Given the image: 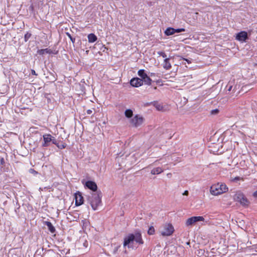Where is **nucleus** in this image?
<instances>
[{
  "label": "nucleus",
  "instance_id": "18",
  "mask_svg": "<svg viewBox=\"0 0 257 257\" xmlns=\"http://www.w3.org/2000/svg\"><path fill=\"white\" fill-rule=\"evenodd\" d=\"M164 33L166 36H169L175 34L174 28L172 27H169L165 31Z\"/></svg>",
  "mask_w": 257,
  "mask_h": 257
},
{
  "label": "nucleus",
  "instance_id": "35",
  "mask_svg": "<svg viewBox=\"0 0 257 257\" xmlns=\"http://www.w3.org/2000/svg\"><path fill=\"white\" fill-rule=\"evenodd\" d=\"M83 245L84 247H87L88 245V242L87 240H84L83 242Z\"/></svg>",
  "mask_w": 257,
  "mask_h": 257
},
{
  "label": "nucleus",
  "instance_id": "8",
  "mask_svg": "<svg viewBox=\"0 0 257 257\" xmlns=\"http://www.w3.org/2000/svg\"><path fill=\"white\" fill-rule=\"evenodd\" d=\"M204 218L203 216H193L189 218L186 221L187 226H192L196 222L204 221Z\"/></svg>",
  "mask_w": 257,
  "mask_h": 257
},
{
  "label": "nucleus",
  "instance_id": "48",
  "mask_svg": "<svg viewBox=\"0 0 257 257\" xmlns=\"http://www.w3.org/2000/svg\"><path fill=\"white\" fill-rule=\"evenodd\" d=\"M159 82H160L159 81H157V83H159Z\"/></svg>",
  "mask_w": 257,
  "mask_h": 257
},
{
  "label": "nucleus",
  "instance_id": "6",
  "mask_svg": "<svg viewBox=\"0 0 257 257\" xmlns=\"http://www.w3.org/2000/svg\"><path fill=\"white\" fill-rule=\"evenodd\" d=\"M174 232V228L172 224L166 223L163 226V229L160 231L161 235L168 236L171 235Z\"/></svg>",
  "mask_w": 257,
  "mask_h": 257
},
{
  "label": "nucleus",
  "instance_id": "5",
  "mask_svg": "<svg viewBox=\"0 0 257 257\" xmlns=\"http://www.w3.org/2000/svg\"><path fill=\"white\" fill-rule=\"evenodd\" d=\"M138 75L140 77L142 80V83H144L146 85H150L152 82H153L150 76H149L144 69H140L138 72Z\"/></svg>",
  "mask_w": 257,
  "mask_h": 257
},
{
  "label": "nucleus",
  "instance_id": "12",
  "mask_svg": "<svg viewBox=\"0 0 257 257\" xmlns=\"http://www.w3.org/2000/svg\"><path fill=\"white\" fill-rule=\"evenodd\" d=\"M44 143H42V146L43 147H47L50 146L52 141V136L50 134H45L43 136Z\"/></svg>",
  "mask_w": 257,
  "mask_h": 257
},
{
  "label": "nucleus",
  "instance_id": "2",
  "mask_svg": "<svg viewBox=\"0 0 257 257\" xmlns=\"http://www.w3.org/2000/svg\"><path fill=\"white\" fill-rule=\"evenodd\" d=\"M101 197L102 195L100 191L92 193L87 196V200L90 204L93 210H96L99 206L101 205Z\"/></svg>",
  "mask_w": 257,
  "mask_h": 257
},
{
  "label": "nucleus",
  "instance_id": "37",
  "mask_svg": "<svg viewBox=\"0 0 257 257\" xmlns=\"http://www.w3.org/2000/svg\"><path fill=\"white\" fill-rule=\"evenodd\" d=\"M5 163V159L3 158H1L0 159V164L2 165H4Z\"/></svg>",
  "mask_w": 257,
  "mask_h": 257
},
{
  "label": "nucleus",
  "instance_id": "14",
  "mask_svg": "<svg viewBox=\"0 0 257 257\" xmlns=\"http://www.w3.org/2000/svg\"><path fill=\"white\" fill-rule=\"evenodd\" d=\"M44 224L48 227V229L51 233H54L56 232L55 228L51 222L45 221Z\"/></svg>",
  "mask_w": 257,
  "mask_h": 257
},
{
  "label": "nucleus",
  "instance_id": "16",
  "mask_svg": "<svg viewBox=\"0 0 257 257\" xmlns=\"http://www.w3.org/2000/svg\"><path fill=\"white\" fill-rule=\"evenodd\" d=\"M170 58H166L164 60L163 67L166 70H169L171 68L172 66L170 63Z\"/></svg>",
  "mask_w": 257,
  "mask_h": 257
},
{
  "label": "nucleus",
  "instance_id": "9",
  "mask_svg": "<svg viewBox=\"0 0 257 257\" xmlns=\"http://www.w3.org/2000/svg\"><path fill=\"white\" fill-rule=\"evenodd\" d=\"M82 183L84 184L85 188H87L93 192L97 191V186L96 183L93 181H87L85 183L84 181H82Z\"/></svg>",
  "mask_w": 257,
  "mask_h": 257
},
{
  "label": "nucleus",
  "instance_id": "17",
  "mask_svg": "<svg viewBox=\"0 0 257 257\" xmlns=\"http://www.w3.org/2000/svg\"><path fill=\"white\" fill-rule=\"evenodd\" d=\"M87 37L89 43H94L97 40V36L93 33L89 34Z\"/></svg>",
  "mask_w": 257,
  "mask_h": 257
},
{
  "label": "nucleus",
  "instance_id": "34",
  "mask_svg": "<svg viewBox=\"0 0 257 257\" xmlns=\"http://www.w3.org/2000/svg\"><path fill=\"white\" fill-rule=\"evenodd\" d=\"M29 172L35 175L38 174V172L33 169H30L29 170Z\"/></svg>",
  "mask_w": 257,
  "mask_h": 257
},
{
  "label": "nucleus",
  "instance_id": "45",
  "mask_svg": "<svg viewBox=\"0 0 257 257\" xmlns=\"http://www.w3.org/2000/svg\"><path fill=\"white\" fill-rule=\"evenodd\" d=\"M236 87H237V85H235V86L234 87V88H233V90H232V91H233V92H235V90L236 89Z\"/></svg>",
  "mask_w": 257,
  "mask_h": 257
},
{
  "label": "nucleus",
  "instance_id": "3",
  "mask_svg": "<svg viewBox=\"0 0 257 257\" xmlns=\"http://www.w3.org/2000/svg\"><path fill=\"white\" fill-rule=\"evenodd\" d=\"M228 191V188L225 184L218 183L210 187V191L213 195H218Z\"/></svg>",
  "mask_w": 257,
  "mask_h": 257
},
{
  "label": "nucleus",
  "instance_id": "31",
  "mask_svg": "<svg viewBox=\"0 0 257 257\" xmlns=\"http://www.w3.org/2000/svg\"><path fill=\"white\" fill-rule=\"evenodd\" d=\"M59 141L57 140L54 137L52 138L51 143L55 145H57Z\"/></svg>",
  "mask_w": 257,
  "mask_h": 257
},
{
  "label": "nucleus",
  "instance_id": "28",
  "mask_svg": "<svg viewBox=\"0 0 257 257\" xmlns=\"http://www.w3.org/2000/svg\"><path fill=\"white\" fill-rule=\"evenodd\" d=\"M232 87H233V86L231 84V83H229L227 86H226V89H227V91H228V92H230L232 89Z\"/></svg>",
  "mask_w": 257,
  "mask_h": 257
},
{
  "label": "nucleus",
  "instance_id": "20",
  "mask_svg": "<svg viewBox=\"0 0 257 257\" xmlns=\"http://www.w3.org/2000/svg\"><path fill=\"white\" fill-rule=\"evenodd\" d=\"M124 115L127 118H131L133 116V111L131 109H127L124 111Z\"/></svg>",
  "mask_w": 257,
  "mask_h": 257
},
{
  "label": "nucleus",
  "instance_id": "22",
  "mask_svg": "<svg viewBox=\"0 0 257 257\" xmlns=\"http://www.w3.org/2000/svg\"><path fill=\"white\" fill-rule=\"evenodd\" d=\"M177 57L180 58L179 61L184 60V61H186L188 64H191L192 62V59H191V58L187 59V58H185L183 57L182 56H178Z\"/></svg>",
  "mask_w": 257,
  "mask_h": 257
},
{
  "label": "nucleus",
  "instance_id": "4",
  "mask_svg": "<svg viewBox=\"0 0 257 257\" xmlns=\"http://www.w3.org/2000/svg\"><path fill=\"white\" fill-rule=\"evenodd\" d=\"M235 201L239 202L241 205L247 207L249 204V201L245 196L240 191L237 192L233 196Z\"/></svg>",
  "mask_w": 257,
  "mask_h": 257
},
{
  "label": "nucleus",
  "instance_id": "38",
  "mask_svg": "<svg viewBox=\"0 0 257 257\" xmlns=\"http://www.w3.org/2000/svg\"><path fill=\"white\" fill-rule=\"evenodd\" d=\"M29 9L30 11H31L32 12H33L34 11V7L33 5H31L29 8Z\"/></svg>",
  "mask_w": 257,
  "mask_h": 257
},
{
  "label": "nucleus",
  "instance_id": "39",
  "mask_svg": "<svg viewBox=\"0 0 257 257\" xmlns=\"http://www.w3.org/2000/svg\"><path fill=\"white\" fill-rule=\"evenodd\" d=\"M189 194V192L188 190H185L183 193V195L188 196Z\"/></svg>",
  "mask_w": 257,
  "mask_h": 257
},
{
  "label": "nucleus",
  "instance_id": "44",
  "mask_svg": "<svg viewBox=\"0 0 257 257\" xmlns=\"http://www.w3.org/2000/svg\"><path fill=\"white\" fill-rule=\"evenodd\" d=\"M150 77H154L155 76V73H150V75H149Z\"/></svg>",
  "mask_w": 257,
  "mask_h": 257
},
{
  "label": "nucleus",
  "instance_id": "26",
  "mask_svg": "<svg viewBox=\"0 0 257 257\" xmlns=\"http://www.w3.org/2000/svg\"><path fill=\"white\" fill-rule=\"evenodd\" d=\"M65 33H66V35L69 38V39H70L72 43L73 44H74L75 41V39L74 38L72 37L69 33L66 32Z\"/></svg>",
  "mask_w": 257,
  "mask_h": 257
},
{
  "label": "nucleus",
  "instance_id": "30",
  "mask_svg": "<svg viewBox=\"0 0 257 257\" xmlns=\"http://www.w3.org/2000/svg\"><path fill=\"white\" fill-rule=\"evenodd\" d=\"M219 110L218 109H213L211 111V114L212 115H215L218 113Z\"/></svg>",
  "mask_w": 257,
  "mask_h": 257
},
{
  "label": "nucleus",
  "instance_id": "1",
  "mask_svg": "<svg viewBox=\"0 0 257 257\" xmlns=\"http://www.w3.org/2000/svg\"><path fill=\"white\" fill-rule=\"evenodd\" d=\"M135 242L139 245L143 244L144 241L142 238V234L140 231H137L135 233H130L124 237L123 241V247L125 248H133V243Z\"/></svg>",
  "mask_w": 257,
  "mask_h": 257
},
{
  "label": "nucleus",
  "instance_id": "25",
  "mask_svg": "<svg viewBox=\"0 0 257 257\" xmlns=\"http://www.w3.org/2000/svg\"><path fill=\"white\" fill-rule=\"evenodd\" d=\"M31 36H32V34L31 33H29L28 32H27V33L24 36L25 42H27Z\"/></svg>",
  "mask_w": 257,
  "mask_h": 257
},
{
  "label": "nucleus",
  "instance_id": "32",
  "mask_svg": "<svg viewBox=\"0 0 257 257\" xmlns=\"http://www.w3.org/2000/svg\"><path fill=\"white\" fill-rule=\"evenodd\" d=\"M61 253L62 254H67L69 252L70 249H64L63 250H60Z\"/></svg>",
  "mask_w": 257,
  "mask_h": 257
},
{
  "label": "nucleus",
  "instance_id": "36",
  "mask_svg": "<svg viewBox=\"0 0 257 257\" xmlns=\"http://www.w3.org/2000/svg\"><path fill=\"white\" fill-rule=\"evenodd\" d=\"M50 74L52 76V77H51V81L52 82H55L57 80V78H55V77L52 74V73H50Z\"/></svg>",
  "mask_w": 257,
  "mask_h": 257
},
{
  "label": "nucleus",
  "instance_id": "43",
  "mask_svg": "<svg viewBox=\"0 0 257 257\" xmlns=\"http://www.w3.org/2000/svg\"><path fill=\"white\" fill-rule=\"evenodd\" d=\"M253 196L254 197H255L256 198L257 197V190L255 191L253 193Z\"/></svg>",
  "mask_w": 257,
  "mask_h": 257
},
{
  "label": "nucleus",
  "instance_id": "7",
  "mask_svg": "<svg viewBox=\"0 0 257 257\" xmlns=\"http://www.w3.org/2000/svg\"><path fill=\"white\" fill-rule=\"evenodd\" d=\"M144 118L139 114H136L130 120L131 124L135 127L140 126L144 122Z\"/></svg>",
  "mask_w": 257,
  "mask_h": 257
},
{
  "label": "nucleus",
  "instance_id": "47",
  "mask_svg": "<svg viewBox=\"0 0 257 257\" xmlns=\"http://www.w3.org/2000/svg\"><path fill=\"white\" fill-rule=\"evenodd\" d=\"M45 255H46V253H44L43 254V256H44Z\"/></svg>",
  "mask_w": 257,
  "mask_h": 257
},
{
  "label": "nucleus",
  "instance_id": "42",
  "mask_svg": "<svg viewBox=\"0 0 257 257\" xmlns=\"http://www.w3.org/2000/svg\"><path fill=\"white\" fill-rule=\"evenodd\" d=\"M92 111L91 109H88L87 110V113L88 114H91L92 113Z\"/></svg>",
  "mask_w": 257,
  "mask_h": 257
},
{
  "label": "nucleus",
  "instance_id": "15",
  "mask_svg": "<svg viewBox=\"0 0 257 257\" xmlns=\"http://www.w3.org/2000/svg\"><path fill=\"white\" fill-rule=\"evenodd\" d=\"M37 53L38 54L41 55H43L45 53L48 54H56V53H54L53 51L48 48L43 49H40L38 50L37 51Z\"/></svg>",
  "mask_w": 257,
  "mask_h": 257
},
{
  "label": "nucleus",
  "instance_id": "40",
  "mask_svg": "<svg viewBox=\"0 0 257 257\" xmlns=\"http://www.w3.org/2000/svg\"><path fill=\"white\" fill-rule=\"evenodd\" d=\"M31 73L32 75H36L37 76L38 74L36 73L35 71L34 70H31Z\"/></svg>",
  "mask_w": 257,
  "mask_h": 257
},
{
  "label": "nucleus",
  "instance_id": "33",
  "mask_svg": "<svg viewBox=\"0 0 257 257\" xmlns=\"http://www.w3.org/2000/svg\"><path fill=\"white\" fill-rule=\"evenodd\" d=\"M119 247H120V246H119H119H115V247L114 248V249H113V251H112V253H113V254H115V253L117 252V250H118V249L119 248Z\"/></svg>",
  "mask_w": 257,
  "mask_h": 257
},
{
  "label": "nucleus",
  "instance_id": "23",
  "mask_svg": "<svg viewBox=\"0 0 257 257\" xmlns=\"http://www.w3.org/2000/svg\"><path fill=\"white\" fill-rule=\"evenodd\" d=\"M60 141L58 143L57 145L56 146L59 149H65L67 145L65 143H60Z\"/></svg>",
  "mask_w": 257,
  "mask_h": 257
},
{
  "label": "nucleus",
  "instance_id": "29",
  "mask_svg": "<svg viewBox=\"0 0 257 257\" xmlns=\"http://www.w3.org/2000/svg\"><path fill=\"white\" fill-rule=\"evenodd\" d=\"M157 53L158 55H159L160 56H162L163 58H166L167 57V55L165 54L164 52L159 51Z\"/></svg>",
  "mask_w": 257,
  "mask_h": 257
},
{
  "label": "nucleus",
  "instance_id": "41",
  "mask_svg": "<svg viewBox=\"0 0 257 257\" xmlns=\"http://www.w3.org/2000/svg\"><path fill=\"white\" fill-rule=\"evenodd\" d=\"M241 179V178L240 177H236L234 178V181H238V180H240Z\"/></svg>",
  "mask_w": 257,
  "mask_h": 257
},
{
  "label": "nucleus",
  "instance_id": "10",
  "mask_svg": "<svg viewBox=\"0 0 257 257\" xmlns=\"http://www.w3.org/2000/svg\"><path fill=\"white\" fill-rule=\"evenodd\" d=\"M235 39L240 42H246L248 39L247 33L245 31H241L236 35Z\"/></svg>",
  "mask_w": 257,
  "mask_h": 257
},
{
  "label": "nucleus",
  "instance_id": "46",
  "mask_svg": "<svg viewBox=\"0 0 257 257\" xmlns=\"http://www.w3.org/2000/svg\"><path fill=\"white\" fill-rule=\"evenodd\" d=\"M157 87H156V86H155V87H154V89H155V90L157 89Z\"/></svg>",
  "mask_w": 257,
  "mask_h": 257
},
{
  "label": "nucleus",
  "instance_id": "19",
  "mask_svg": "<svg viewBox=\"0 0 257 257\" xmlns=\"http://www.w3.org/2000/svg\"><path fill=\"white\" fill-rule=\"evenodd\" d=\"M163 172V170L161 167L154 168L151 171V174L153 175L159 174Z\"/></svg>",
  "mask_w": 257,
  "mask_h": 257
},
{
  "label": "nucleus",
  "instance_id": "21",
  "mask_svg": "<svg viewBox=\"0 0 257 257\" xmlns=\"http://www.w3.org/2000/svg\"><path fill=\"white\" fill-rule=\"evenodd\" d=\"M153 105L158 110L161 111L163 110V106L161 104L159 103L157 101H154L151 102Z\"/></svg>",
  "mask_w": 257,
  "mask_h": 257
},
{
  "label": "nucleus",
  "instance_id": "11",
  "mask_svg": "<svg viewBox=\"0 0 257 257\" xmlns=\"http://www.w3.org/2000/svg\"><path fill=\"white\" fill-rule=\"evenodd\" d=\"M74 197L75 199V204L76 206H80L83 204L84 198L81 192L77 191L74 194Z\"/></svg>",
  "mask_w": 257,
  "mask_h": 257
},
{
  "label": "nucleus",
  "instance_id": "24",
  "mask_svg": "<svg viewBox=\"0 0 257 257\" xmlns=\"http://www.w3.org/2000/svg\"><path fill=\"white\" fill-rule=\"evenodd\" d=\"M155 230L153 226H150L148 230V233L149 235H153L155 233Z\"/></svg>",
  "mask_w": 257,
  "mask_h": 257
},
{
  "label": "nucleus",
  "instance_id": "49",
  "mask_svg": "<svg viewBox=\"0 0 257 257\" xmlns=\"http://www.w3.org/2000/svg\"><path fill=\"white\" fill-rule=\"evenodd\" d=\"M256 123L257 124V118H256Z\"/></svg>",
  "mask_w": 257,
  "mask_h": 257
},
{
  "label": "nucleus",
  "instance_id": "27",
  "mask_svg": "<svg viewBox=\"0 0 257 257\" xmlns=\"http://www.w3.org/2000/svg\"><path fill=\"white\" fill-rule=\"evenodd\" d=\"M174 30L175 31V33H181V32L185 31V29L184 28H178V29H174Z\"/></svg>",
  "mask_w": 257,
  "mask_h": 257
},
{
  "label": "nucleus",
  "instance_id": "13",
  "mask_svg": "<svg viewBox=\"0 0 257 257\" xmlns=\"http://www.w3.org/2000/svg\"><path fill=\"white\" fill-rule=\"evenodd\" d=\"M130 84L134 87H139L143 85L142 80L139 77H134L130 80Z\"/></svg>",
  "mask_w": 257,
  "mask_h": 257
}]
</instances>
